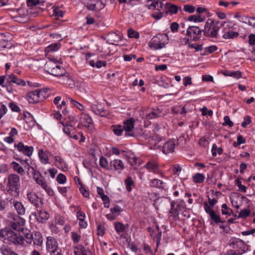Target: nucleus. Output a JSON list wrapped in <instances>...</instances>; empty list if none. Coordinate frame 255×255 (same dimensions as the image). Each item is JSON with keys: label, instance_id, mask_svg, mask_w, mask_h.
Masks as SVG:
<instances>
[{"label": "nucleus", "instance_id": "423d86ee", "mask_svg": "<svg viewBox=\"0 0 255 255\" xmlns=\"http://www.w3.org/2000/svg\"><path fill=\"white\" fill-rule=\"evenodd\" d=\"M135 122L133 118H130L124 122L123 127L125 131L126 136L135 137L136 136L134 130Z\"/></svg>", "mask_w": 255, "mask_h": 255}, {"label": "nucleus", "instance_id": "a211bd4d", "mask_svg": "<svg viewBox=\"0 0 255 255\" xmlns=\"http://www.w3.org/2000/svg\"><path fill=\"white\" fill-rule=\"evenodd\" d=\"M175 145V142L173 140H169L162 146L161 150L165 154L172 153L174 151Z\"/></svg>", "mask_w": 255, "mask_h": 255}, {"label": "nucleus", "instance_id": "bf43d9fd", "mask_svg": "<svg viewBox=\"0 0 255 255\" xmlns=\"http://www.w3.org/2000/svg\"><path fill=\"white\" fill-rule=\"evenodd\" d=\"M188 20L190 21H193L195 22H201L203 21L204 19L200 15H192L188 17Z\"/></svg>", "mask_w": 255, "mask_h": 255}, {"label": "nucleus", "instance_id": "39448f33", "mask_svg": "<svg viewBox=\"0 0 255 255\" xmlns=\"http://www.w3.org/2000/svg\"><path fill=\"white\" fill-rule=\"evenodd\" d=\"M44 69L48 73L56 77H60L66 74V70L63 67L50 61L45 64Z\"/></svg>", "mask_w": 255, "mask_h": 255}, {"label": "nucleus", "instance_id": "1a4fd4ad", "mask_svg": "<svg viewBox=\"0 0 255 255\" xmlns=\"http://www.w3.org/2000/svg\"><path fill=\"white\" fill-rule=\"evenodd\" d=\"M27 197L29 202L36 208H42L43 205V199L39 198L35 192H28Z\"/></svg>", "mask_w": 255, "mask_h": 255}, {"label": "nucleus", "instance_id": "de8ad7c7", "mask_svg": "<svg viewBox=\"0 0 255 255\" xmlns=\"http://www.w3.org/2000/svg\"><path fill=\"white\" fill-rule=\"evenodd\" d=\"M61 46V44L59 42L52 43L46 48V51L48 52L56 51L58 50Z\"/></svg>", "mask_w": 255, "mask_h": 255}, {"label": "nucleus", "instance_id": "dca6fc26", "mask_svg": "<svg viewBox=\"0 0 255 255\" xmlns=\"http://www.w3.org/2000/svg\"><path fill=\"white\" fill-rule=\"evenodd\" d=\"M114 227L117 233L121 238H125L126 237L124 232L129 227L128 224L125 225L122 222H118L115 223Z\"/></svg>", "mask_w": 255, "mask_h": 255}, {"label": "nucleus", "instance_id": "a878e982", "mask_svg": "<svg viewBox=\"0 0 255 255\" xmlns=\"http://www.w3.org/2000/svg\"><path fill=\"white\" fill-rule=\"evenodd\" d=\"M27 99L30 104H35L39 102L36 90L30 92L27 95Z\"/></svg>", "mask_w": 255, "mask_h": 255}, {"label": "nucleus", "instance_id": "13d9d810", "mask_svg": "<svg viewBox=\"0 0 255 255\" xmlns=\"http://www.w3.org/2000/svg\"><path fill=\"white\" fill-rule=\"evenodd\" d=\"M10 229H11V230H13L15 231V232H18L19 231H21L24 228L23 227H22V226H20L18 223L17 222H16L14 221V222H11L10 223Z\"/></svg>", "mask_w": 255, "mask_h": 255}, {"label": "nucleus", "instance_id": "603ef678", "mask_svg": "<svg viewBox=\"0 0 255 255\" xmlns=\"http://www.w3.org/2000/svg\"><path fill=\"white\" fill-rule=\"evenodd\" d=\"M32 174L33 176V178L37 183V184H38L39 181H44V178L41 175V174L40 173V172L38 170H34V172H32Z\"/></svg>", "mask_w": 255, "mask_h": 255}, {"label": "nucleus", "instance_id": "a18cd8bd", "mask_svg": "<svg viewBox=\"0 0 255 255\" xmlns=\"http://www.w3.org/2000/svg\"><path fill=\"white\" fill-rule=\"evenodd\" d=\"M222 214L223 215L231 216L233 213L232 210L226 204H223L221 206Z\"/></svg>", "mask_w": 255, "mask_h": 255}, {"label": "nucleus", "instance_id": "9d476101", "mask_svg": "<svg viewBox=\"0 0 255 255\" xmlns=\"http://www.w3.org/2000/svg\"><path fill=\"white\" fill-rule=\"evenodd\" d=\"M230 245L234 249H237L238 253L242 255L245 252V243L242 240L234 238L230 240Z\"/></svg>", "mask_w": 255, "mask_h": 255}, {"label": "nucleus", "instance_id": "c85d7f7f", "mask_svg": "<svg viewBox=\"0 0 255 255\" xmlns=\"http://www.w3.org/2000/svg\"><path fill=\"white\" fill-rule=\"evenodd\" d=\"M107 42L110 44H116L120 40V36L116 32H111L107 36Z\"/></svg>", "mask_w": 255, "mask_h": 255}, {"label": "nucleus", "instance_id": "774afa93", "mask_svg": "<svg viewBox=\"0 0 255 255\" xmlns=\"http://www.w3.org/2000/svg\"><path fill=\"white\" fill-rule=\"evenodd\" d=\"M248 43L251 46H255V34L251 33L249 34Z\"/></svg>", "mask_w": 255, "mask_h": 255}, {"label": "nucleus", "instance_id": "58836bf2", "mask_svg": "<svg viewBox=\"0 0 255 255\" xmlns=\"http://www.w3.org/2000/svg\"><path fill=\"white\" fill-rule=\"evenodd\" d=\"M111 129L114 134L117 136H121L124 131L123 126L121 125H113Z\"/></svg>", "mask_w": 255, "mask_h": 255}, {"label": "nucleus", "instance_id": "7c9ffc66", "mask_svg": "<svg viewBox=\"0 0 255 255\" xmlns=\"http://www.w3.org/2000/svg\"><path fill=\"white\" fill-rule=\"evenodd\" d=\"M149 185L152 187L164 189L165 183L159 179H153L150 181Z\"/></svg>", "mask_w": 255, "mask_h": 255}, {"label": "nucleus", "instance_id": "0eeeda50", "mask_svg": "<svg viewBox=\"0 0 255 255\" xmlns=\"http://www.w3.org/2000/svg\"><path fill=\"white\" fill-rule=\"evenodd\" d=\"M203 29L197 26H190L188 27L186 31V36L190 37L191 40L196 41L201 37Z\"/></svg>", "mask_w": 255, "mask_h": 255}, {"label": "nucleus", "instance_id": "37998d69", "mask_svg": "<svg viewBox=\"0 0 255 255\" xmlns=\"http://www.w3.org/2000/svg\"><path fill=\"white\" fill-rule=\"evenodd\" d=\"M126 188L128 192H130L132 190L131 186L134 185V181L130 176H128L125 180Z\"/></svg>", "mask_w": 255, "mask_h": 255}, {"label": "nucleus", "instance_id": "5fc2aeb1", "mask_svg": "<svg viewBox=\"0 0 255 255\" xmlns=\"http://www.w3.org/2000/svg\"><path fill=\"white\" fill-rule=\"evenodd\" d=\"M251 214V210L247 209H244L241 210L239 213L238 218L245 219L247 217L249 216Z\"/></svg>", "mask_w": 255, "mask_h": 255}, {"label": "nucleus", "instance_id": "0e129e2a", "mask_svg": "<svg viewBox=\"0 0 255 255\" xmlns=\"http://www.w3.org/2000/svg\"><path fill=\"white\" fill-rule=\"evenodd\" d=\"M128 35L129 38H138L139 35L138 32L133 30L132 29H129L128 31Z\"/></svg>", "mask_w": 255, "mask_h": 255}, {"label": "nucleus", "instance_id": "7ed1b4c3", "mask_svg": "<svg viewBox=\"0 0 255 255\" xmlns=\"http://www.w3.org/2000/svg\"><path fill=\"white\" fill-rule=\"evenodd\" d=\"M6 190L7 193L12 194L14 192V196H18L20 187V177L15 173L9 174L6 179Z\"/></svg>", "mask_w": 255, "mask_h": 255}, {"label": "nucleus", "instance_id": "e2e57ef3", "mask_svg": "<svg viewBox=\"0 0 255 255\" xmlns=\"http://www.w3.org/2000/svg\"><path fill=\"white\" fill-rule=\"evenodd\" d=\"M23 119L26 123H28L33 122V117L30 113L26 112L23 113Z\"/></svg>", "mask_w": 255, "mask_h": 255}, {"label": "nucleus", "instance_id": "e433bc0d", "mask_svg": "<svg viewBox=\"0 0 255 255\" xmlns=\"http://www.w3.org/2000/svg\"><path fill=\"white\" fill-rule=\"evenodd\" d=\"M13 206L19 215H23L25 214V208L21 202L19 201H13Z\"/></svg>", "mask_w": 255, "mask_h": 255}, {"label": "nucleus", "instance_id": "2f4dec72", "mask_svg": "<svg viewBox=\"0 0 255 255\" xmlns=\"http://www.w3.org/2000/svg\"><path fill=\"white\" fill-rule=\"evenodd\" d=\"M10 166L14 171L17 172L19 175H23L25 174L23 168L19 164V163L15 161H12L10 163Z\"/></svg>", "mask_w": 255, "mask_h": 255}, {"label": "nucleus", "instance_id": "680f3d73", "mask_svg": "<svg viewBox=\"0 0 255 255\" xmlns=\"http://www.w3.org/2000/svg\"><path fill=\"white\" fill-rule=\"evenodd\" d=\"M235 184L239 187V190L243 192H246L247 191V187L242 184V182L239 179H237L235 180Z\"/></svg>", "mask_w": 255, "mask_h": 255}, {"label": "nucleus", "instance_id": "3c124183", "mask_svg": "<svg viewBox=\"0 0 255 255\" xmlns=\"http://www.w3.org/2000/svg\"><path fill=\"white\" fill-rule=\"evenodd\" d=\"M212 154L214 157L217 156V153L221 155L223 153V149L222 147H218L216 144H214L212 148Z\"/></svg>", "mask_w": 255, "mask_h": 255}, {"label": "nucleus", "instance_id": "4d7b16f0", "mask_svg": "<svg viewBox=\"0 0 255 255\" xmlns=\"http://www.w3.org/2000/svg\"><path fill=\"white\" fill-rule=\"evenodd\" d=\"M60 123L64 127L63 128V131L70 136L71 128L69 127H73L71 124H68L67 123H64L61 121L60 122Z\"/></svg>", "mask_w": 255, "mask_h": 255}, {"label": "nucleus", "instance_id": "864d4df0", "mask_svg": "<svg viewBox=\"0 0 255 255\" xmlns=\"http://www.w3.org/2000/svg\"><path fill=\"white\" fill-rule=\"evenodd\" d=\"M128 162L129 164L132 166L134 165L139 166L140 165V159L135 156L129 157Z\"/></svg>", "mask_w": 255, "mask_h": 255}, {"label": "nucleus", "instance_id": "9b49d317", "mask_svg": "<svg viewBox=\"0 0 255 255\" xmlns=\"http://www.w3.org/2000/svg\"><path fill=\"white\" fill-rule=\"evenodd\" d=\"M59 248L60 247L56 239L52 236L46 238V250L47 253H51Z\"/></svg>", "mask_w": 255, "mask_h": 255}, {"label": "nucleus", "instance_id": "c03bdc74", "mask_svg": "<svg viewBox=\"0 0 255 255\" xmlns=\"http://www.w3.org/2000/svg\"><path fill=\"white\" fill-rule=\"evenodd\" d=\"M67 102H68V103H70L71 105L74 106L80 111H83L84 109V106L81 104L79 103L77 101L74 100L71 98H67Z\"/></svg>", "mask_w": 255, "mask_h": 255}, {"label": "nucleus", "instance_id": "09e8293b", "mask_svg": "<svg viewBox=\"0 0 255 255\" xmlns=\"http://www.w3.org/2000/svg\"><path fill=\"white\" fill-rule=\"evenodd\" d=\"M53 15L55 17L56 19H58L59 17H63L65 14V11H62L59 7H53Z\"/></svg>", "mask_w": 255, "mask_h": 255}, {"label": "nucleus", "instance_id": "f704fd0d", "mask_svg": "<svg viewBox=\"0 0 255 255\" xmlns=\"http://www.w3.org/2000/svg\"><path fill=\"white\" fill-rule=\"evenodd\" d=\"M21 232L22 233L23 235V237H24L25 239V242L26 243L28 244H31L33 240L32 239L33 235L31 233L30 231L24 228Z\"/></svg>", "mask_w": 255, "mask_h": 255}, {"label": "nucleus", "instance_id": "aec40b11", "mask_svg": "<svg viewBox=\"0 0 255 255\" xmlns=\"http://www.w3.org/2000/svg\"><path fill=\"white\" fill-rule=\"evenodd\" d=\"M224 34L222 36L223 38L225 39H233L239 36V32L234 31L233 29H227V27L223 28Z\"/></svg>", "mask_w": 255, "mask_h": 255}, {"label": "nucleus", "instance_id": "b1692460", "mask_svg": "<svg viewBox=\"0 0 255 255\" xmlns=\"http://www.w3.org/2000/svg\"><path fill=\"white\" fill-rule=\"evenodd\" d=\"M33 244L34 245L42 246L43 241V237L39 232H35L34 236H32Z\"/></svg>", "mask_w": 255, "mask_h": 255}, {"label": "nucleus", "instance_id": "ddd939ff", "mask_svg": "<svg viewBox=\"0 0 255 255\" xmlns=\"http://www.w3.org/2000/svg\"><path fill=\"white\" fill-rule=\"evenodd\" d=\"M161 113V111L158 108L148 109L144 112L143 118L148 120L154 119L160 117Z\"/></svg>", "mask_w": 255, "mask_h": 255}, {"label": "nucleus", "instance_id": "49530a36", "mask_svg": "<svg viewBox=\"0 0 255 255\" xmlns=\"http://www.w3.org/2000/svg\"><path fill=\"white\" fill-rule=\"evenodd\" d=\"M45 2V0H27L26 3L28 6H36L38 4H42V5H44V3Z\"/></svg>", "mask_w": 255, "mask_h": 255}, {"label": "nucleus", "instance_id": "4be33fe9", "mask_svg": "<svg viewBox=\"0 0 255 255\" xmlns=\"http://www.w3.org/2000/svg\"><path fill=\"white\" fill-rule=\"evenodd\" d=\"M49 152L44 151L42 149L38 150V154L40 161L43 164H47L49 163L48 154Z\"/></svg>", "mask_w": 255, "mask_h": 255}, {"label": "nucleus", "instance_id": "473e14b6", "mask_svg": "<svg viewBox=\"0 0 255 255\" xmlns=\"http://www.w3.org/2000/svg\"><path fill=\"white\" fill-rule=\"evenodd\" d=\"M39 183L38 185H39L42 189H43L48 194V195L50 196H53L54 195V192L53 189L48 185L46 182L44 181L38 180Z\"/></svg>", "mask_w": 255, "mask_h": 255}, {"label": "nucleus", "instance_id": "a19ab883", "mask_svg": "<svg viewBox=\"0 0 255 255\" xmlns=\"http://www.w3.org/2000/svg\"><path fill=\"white\" fill-rule=\"evenodd\" d=\"M99 164L103 168L110 170V162L106 157L101 156L100 158Z\"/></svg>", "mask_w": 255, "mask_h": 255}, {"label": "nucleus", "instance_id": "6e6d98bb", "mask_svg": "<svg viewBox=\"0 0 255 255\" xmlns=\"http://www.w3.org/2000/svg\"><path fill=\"white\" fill-rule=\"evenodd\" d=\"M179 211L176 208L175 209H170L168 213L169 218H171L173 220H176L177 217L179 215Z\"/></svg>", "mask_w": 255, "mask_h": 255}, {"label": "nucleus", "instance_id": "f8f14e48", "mask_svg": "<svg viewBox=\"0 0 255 255\" xmlns=\"http://www.w3.org/2000/svg\"><path fill=\"white\" fill-rule=\"evenodd\" d=\"M14 147H16L17 150L22 153L24 155L30 157L32 154L34 148L32 146L25 145L22 142H19L17 144H14Z\"/></svg>", "mask_w": 255, "mask_h": 255}, {"label": "nucleus", "instance_id": "412c9836", "mask_svg": "<svg viewBox=\"0 0 255 255\" xmlns=\"http://www.w3.org/2000/svg\"><path fill=\"white\" fill-rule=\"evenodd\" d=\"M37 211L38 216L36 217V220L38 222L42 223L49 219V214L45 210L43 209H37Z\"/></svg>", "mask_w": 255, "mask_h": 255}, {"label": "nucleus", "instance_id": "ea45409f", "mask_svg": "<svg viewBox=\"0 0 255 255\" xmlns=\"http://www.w3.org/2000/svg\"><path fill=\"white\" fill-rule=\"evenodd\" d=\"M208 202H203V207L204 210L206 211V206L207 207L213 209L214 205L218 202V200L216 198L211 199L209 196H208Z\"/></svg>", "mask_w": 255, "mask_h": 255}, {"label": "nucleus", "instance_id": "4468645a", "mask_svg": "<svg viewBox=\"0 0 255 255\" xmlns=\"http://www.w3.org/2000/svg\"><path fill=\"white\" fill-rule=\"evenodd\" d=\"M124 168V163L121 159H115L110 162V170L117 171L120 174Z\"/></svg>", "mask_w": 255, "mask_h": 255}, {"label": "nucleus", "instance_id": "f03ea898", "mask_svg": "<svg viewBox=\"0 0 255 255\" xmlns=\"http://www.w3.org/2000/svg\"><path fill=\"white\" fill-rule=\"evenodd\" d=\"M226 22L216 21L213 18H208L206 21L204 28L203 29V35L211 38H218V32L220 28L224 26Z\"/></svg>", "mask_w": 255, "mask_h": 255}, {"label": "nucleus", "instance_id": "8fccbe9b", "mask_svg": "<svg viewBox=\"0 0 255 255\" xmlns=\"http://www.w3.org/2000/svg\"><path fill=\"white\" fill-rule=\"evenodd\" d=\"M71 239L74 244H77L80 241L81 236L80 233L76 232H72L71 236Z\"/></svg>", "mask_w": 255, "mask_h": 255}, {"label": "nucleus", "instance_id": "6e6552de", "mask_svg": "<svg viewBox=\"0 0 255 255\" xmlns=\"http://www.w3.org/2000/svg\"><path fill=\"white\" fill-rule=\"evenodd\" d=\"M205 212L209 216L210 225H218L221 222V218L218 212H216L213 209H210L206 206Z\"/></svg>", "mask_w": 255, "mask_h": 255}, {"label": "nucleus", "instance_id": "338daca9", "mask_svg": "<svg viewBox=\"0 0 255 255\" xmlns=\"http://www.w3.org/2000/svg\"><path fill=\"white\" fill-rule=\"evenodd\" d=\"M56 181L59 184H64L66 182V177L62 173H59L56 178Z\"/></svg>", "mask_w": 255, "mask_h": 255}, {"label": "nucleus", "instance_id": "2eb2a0df", "mask_svg": "<svg viewBox=\"0 0 255 255\" xmlns=\"http://www.w3.org/2000/svg\"><path fill=\"white\" fill-rule=\"evenodd\" d=\"M7 83L10 87L13 89V84L15 83L19 86H24L25 85V82L20 79H19L14 74H10L7 77Z\"/></svg>", "mask_w": 255, "mask_h": 255}, {"label": "nucleus", "instance_id": "393cba45", "mask_svg": "<svg viewBox=\"0 0 255 255\" xmlns=\"http://www.w3.org/2000/svg\"><path fill=\"white\" fill-rule=\"evenodd\" d=\"M86 215L84 212L79 211L77 212V218L79 221V226L81 228H86L87 227V223L85 221Z\"/></svg>", "mask_w": 255, "mask_h": 255}, {"label": "nucleus", "instance_id": "f257e3e1", "mask_svg": "<svg viewBox=\"0 0 255 255\" xmlns=\"http://www.w3.org/2000/svg\"><path fill=\"white\" fill-rule=\"evenodd\" d=\"M0 239L6 244L15 246L23 245L24 241V238L19 233L13 231L9 227L0 230Z\"/></svg>", "mask_w": 255, "mask_h": 255}, {"label": "nucleus", "instance_id": "6ab92c4d", "mask_svg": "<svg viewBox=\"0 0 255 255\" xmlns=\"http://www.w3.org/2000/svg\"><path fill=\"white\" fill-rule=\"evenodd\" d=\"M93 112L96 115L102 117H107L110 115V112L103 108H101L98 106L95 105L92 107Z\"/></svg>", "mask_w": 255, "mask_h": 255}, {"label": "nucleus", "instance_id": "20e7f679", "mask_svg": "<svg viewBox=\"0 0 255 255\" xmlns=\"http://www.w3.org/2000/svg\"><path fill=\"white\" fill-rule=\"evenodd\" d=\"M168 36L166 33L156 34L151 39L149 46L155 49H160L164 47L165 45L168 43Z\"/></svg>", "mask_w": 255, "mask_h": 255}, {"label": "nucleus", "instance_id": "cd10ccee", "mask_svg": "<svg viewBox=\"0 0 255 255\" xmlns=\"http://www.w3.org/2000/svg\"><path fill=\"white\" fill-rule=\"evenodd\" d=\"M0 253L2 255H18L6 245H3L0 247Z\"/></svg>", "mask_w": 255, "mask_h": 255}, {"label": "nucleus", "instance_id": "c9c22d12", "mask_svg": "<svg viewBox=\"0 0 255 255\" xmlns=\"http://www.w3.org/2000/svg\"><path fill=\"white\" fill-rule=\"evenodd\" d=\"M144 167L149 171L155 172L158 169V165L155 161L150 160L146 163Z\"/></svg>", "mask_w": 255, "mask_h": 255}, {"label": "nucleus", "instance_id": "f3484780", "mask_svg": "<svg viewBox=\"0 0 255 255\" xmlns=\"http://www.w3.org/2000/svg\"><path fill=\"white\" fill-rule=\"evenodd\" d=\"M93 124L92 118L87 114L82 113L81 115L78 127L80 125L86 128L90 127Z\"/></svg>", "mask_w": 255, "mask_h": 255}, {"label": "nucleus", "instance_id": "c756f323", "mask_svg": "<svg viewBox=\"0 0 255 255\" xmlns=\"http://www.w3.org/2000/svg\"><path fill=\"white\" fill-rule=\"evenodd\" d=\"M221 73L225 76L232 77L237 79L242 77V73L240 71H231L229 70H224L222 71Z\"/></svg>", "mask_w": 255, "mask_h": 255}, {"label": "nucleus", "instance_id": "bb28decb", "mask_svg": "<svg viewBox=\"0 0 255 255\" xmlns=\"http://www.w3.org/2000/svg\"><path fill=\"white\" fill-rule=\"evenodd\" d=\"M0 85L6 88V91L9 93H13L15 91L12 88L10 87L7 83V78L5 76H0Z\"/></svg>", "mask_w": 255, "mask_h": 255}, {"label": "nucleus", "instance_id": "69168bd1", "mask_svg": "<svg viewBox=\"0 0 255 255\" xmlns=\"http://www.w3.org/2000/svg\"><path fill=\"white\" fill-rule=\"evenodd\" d=\"M209 143L208 138L205 136L201 137L199 141V144L204 147L208 146Z\"/></svg>", "mask_w": 255, "mask_h": 255}, {"label": "nucleus", "instance_id": "052dcab7", "mask_svg": "<svg viewBox=\"0 0 255 255\" xmlns=\"http://www.w3.org/2000/svg\"><path fill=\"white\" fill-rule=\"evenodd\" d=\"M176 208L180 212L183 210L186 209L185 202L183 200H180L179 201L176 202Z\"/></svg>", "mask_w": 255, "mask_h": 255}, {"label": "nucleus", "instance_id": "79ce46f5", "mask_svg": "<svg viewBox=\"0 0 255 255\" xmlns=\"http://www.w3.org/2000/svg\"><path fill=\"white\" fill-rule=\"evenodd\" d=\"M205 180L204 175L200 173H197L193 176V181L194 183H202Z\"/></svg>", "mask_w": 255, "mask_h": 255}, {"label": "nucleus", "instance_id": "4c0bfd02", "mask_svg": "<svg viewBox=\"0 0 255 255\" xmlns=\"http://www.w3.org/2000/svg\"><path fill=\"white\" fill-rule=\"evenodd\" d=\"M60 77H62L61 82L63 84L69 86H73L74 85V82L70 76L69 74L66 72V74H64L63 75H61Z\"/></svg>", "mask_w": 255, "mask_h": 255}, {"label": "nucleus", "instance_id": "5701e85b", "mask_svg": "<svg viewBox=\"0 0 255 255\" xmlns=\"http://www.w3.org/2000/svg\"><path fill=\"white\" fill-rule=\"evenodd\" d=\"M39 102H42L50 95L49 90L46 88L36 89Z\"/></svg>", "mask_w": 255, "mask_h": 255}, {"label": "nucleus", "instance_id": "72a5a7b5", "mask_svg": "<svg viewBox=\"0 0 255 255\" xmlns=\"http://www.w3.org/2000/svg\"><path fill=\"white\" fill-rule=\"evenodd\" d=\"M74 255H87L85 248L81 245H77L73 247Z\"/></svg>", "mask_w": 255, "mask_h": 255}]
</instances>
